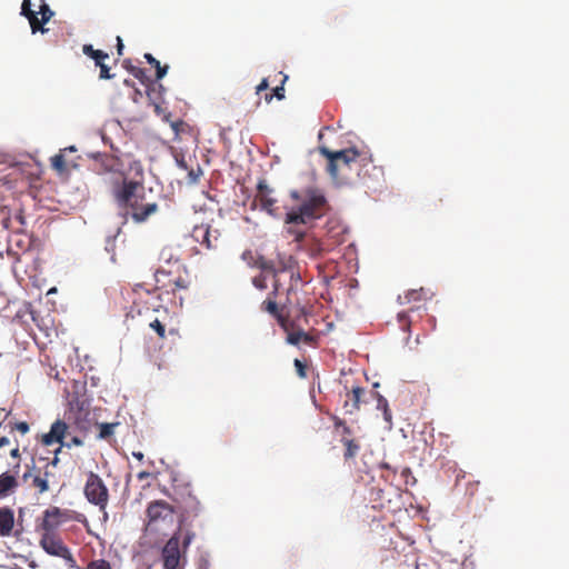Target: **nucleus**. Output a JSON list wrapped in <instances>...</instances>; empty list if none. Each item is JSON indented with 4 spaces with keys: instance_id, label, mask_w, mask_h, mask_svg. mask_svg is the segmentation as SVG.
<instances>
[{
    "instance_id": "obj_38",
    "label": "nucleus",
    "mask_w": 569,
    "mask_h": 569,
    "mask_svg": "<svg viewBox=\"0 0 569 569\" xmlns=\"http://www.w3.org/2000/svg\"><path fill=\"white\" fill-rule=\"evenodd\" d=\"M109 58V54L102 50H97L92 59L94 60L96 66H100L104 63V60Z\"/></svg>"
},
{
    "instance_id": "obj_3",
    "label": "nucleus",
    "mask_w": 569,
    "mask_h": 569,
    "mask_svg": "<svg viewBox=\"0 0 569 569\" xmlns=\"http://www.w3.org/2000/svg\"><path fill=\"white\" fill-rule=\"evenodd\" d=\"M318 150L327 159L326 170L337 184H348L352 179V172L365 179L369 173L368 167L377 170L371 158L356 148L332 151L326 146H320Z\"/></svg>"
},
{
    "instance_id": "obj_42",
    "label": "nucleus",
    "mask_w": 569,
    "mask_h": 569,
    "mask_svg": "<svg viewBox=\"0 0 569 569\" xmlns=\"http://www.w3.org/2000/svg\"><path fill=\"white\" fill-rule=\"evenodd\" d=\"M82 445H83V441L79 437L73 436V437L70 438L69 441L64 442L63 446L67 447V448H71L72 446L79 447V446H82Z\"/></svg>"
},
{
    "instance_id": "obj_12",
    "label": "nucleus",
    "mask_w": 569,
    "mask_h": 569,
    "mask_svg": "<svg viewBox=\"0 0 569 569\" xmlns=\"http://www.w3.org/2000/svg\"><path fill=\"white\" fill-rule=\"evenodd\" d=\"M276 261V281H273L272 295L279 296L283 290L281 282V276L291 270L295 264V260L291 256L278 254Z\"/></svg>"
},
{
    "instance_id": "obj_4",
    "label": "nucleus",
    "mask_w": 569,
    "mask_h": 569,
    "mask_svg": "<svg viewBox=\"0 0 569 569\" xmlns=\"http://www.w3.org/2000/svg\"><path fill=\"white\" fill-rule=\"evenodd\" d=\"M194 536V532L189 529L178 528L161 551L164 569H183L186 562L184 553Z\"/></svg>"
},
{
    "instance_id": "obj_41",
    "label": "nucleus",
    "mask_w": 569,
    "mask_h": 569,
    "mask_svg": "<svg viewBox=\"0 0 569 569\" xmlns=\"http://www.w3.org/2000/svg\"><path fill=\"white\" fill-rule=\"evenodd\" d=\"M154 68H156V78H157V80L162 79L167 74L168 66H161L159 63Z\"/></svg>"
},
{
    "instance_id": "obj_21",
    "label": "nucleus",
    "mask_w": 569,
    "mask_h": 569,
    "mask_svg": "<svg viewBox=\"0 0 569 569\" xmlns=\"http://www.w3.org/2000/svg\"><path fill=\"white\" fill-rule=\"evenodd\" d=\"M99 162H100V166L103 168V170L106 172H113V173H119L112 181L111 183L120 176V174H124L123 172H120V169L122 167V163L120 161V159L118 157H114L112 154H100L99 156Z\"/></svg>"
},
{
    "instance_id": "obj_23",
    "label": "nucleus",
    "mask_w": 569,
    "mask_h": 569,
    "mask_svg": "<svg viewBox=\"0 0 569 569\" xmlns=\"http://www.w3.org/2000/svg\"><path fill=\"white\" fill-rule=\"evenodd\" d=\"M149 327L150 329H152L157 336L159 337V339H166L167 336H171V337H179V330L178 328H169L167 330V323L158 318H156L154 320H152L150 323H149Z\"/></svg>"
},
{
    "instance_id": "obj_51",
    "label": "nucleus",
    "mask_w": 569,
    "mask_h": 569,
    "mask_svg": "<svg viewBox=\"0 0 569 569\" xmlns=\"http://www.w3.org/2000/svg\"><path fill=\"white\" fill-rule=\"evenodd\" d=\"M10 456H11L12 458H19V457H20V450H19V447L13 448V449L11 450V452H10Z\"/></svg>"
},
{
    "instance_id": "obj_9",
    "label": "nucleus",
    "mask_w": 569,
    "mask_h": 569,
    "mask_svg": "<svg viewBox=\"0 0 569 569\" xmlns=\"http://www.w3.org/2000/svg\"><path fill=\"white\" fill-rule=\"evenodd\" d=\"M40 546L48 555L62 558L68 563H74V558L70 549L54 532H43L40 539Z\"/></svg>"
},
{
    "instance_id": "obj_36",
    "label": "nucleus",
    "mask_w": 569,
    "mask_h": 569,
    "mask_svg": "<svg viewBox=\"0 0 569 569\" xmlns=\"http://www.w3.org/2000/svg\"><path fill=\"white\" fill-rule=\"evenodd\" d=\"M252 283L259 290H264L267 288V279L263 274L254 277L252 279Z\"/></svg>"
},
{
    "instance_id": "obj_40",
    "label": "nucleus",
    "mask_w": 569,
    "mask_h": 569,
    "mask_svg": "<svg viewBox=\"0 0 569 569\" xmlns=\"http://www.w3.org/2000/svg\"><path fill=\"white\" fill-rule=\"evenodd\" d=\"M29 429H30V427H29L28 422H26V421L17 422L12 427V430H17V431H19L22 435L28 433Z\"/></svg>"
},
{
    "instance_id": "obj_46",
    "label": "nucleus",
    "mask_w": 569,
    "mask_h": 569,
    "mask_svg": "<svg viewBox=\"0 0 569 569\" xmlns=\"http://www.w3.org/2000/svg\"><path fill=\"white\" fill-rule=\"evenodd\" d=\"M269 83L267 79H263L256 88V92L259 94L261 91L268 89Z\"/></svg>"
},
{
    "instance_id": "obj_47",
    "label": "nucleus",
    "mask_w": 569,
    "mask_h": 569,
    "mask_svg": "<svg viewBox=\"0 0 569 569\" xmlns=\"http://www.w3.org/2000/svg\"><path fill=\"white\" fill-rule=\"evenodd\" d=\"M60 459L59 457H53L52 460L47 461L44 467H48V470H51L50 468H56L59 463Z\"/></svg>"
},
{
    "instance_id": "obj_27",
    "label": "nucleus",
    "mask_w": 569,
    "mask_h": 569,
    "mask_svg": "<svg viewBox=\"0 0 569 569\" xmlns=\"http://www.w3.org/2000/svg\"><path fill=\"white\" fill-rule=\"evenodd\" d=\"M341 442L346 447L343 457L346 460L351 459L357 456L358 451L360 450V446L357 441L353 439L342 438Z\"/></svg>"
},
{
    "instance_id": "obj_19",
    "label": "nucleus",
    "mask_w": 569,
    "mask_h": 569,
    "mask_svg": "<svg viewBox=\"0 0 569 569\" xmlns=\"http://www.w3.org/2000/svg\"><path fill=\"white\" fill-rule=\"evenodd\" d=\"M31 0H23L21 4V14L29 20L32 33L40 31L44 33L47 29L41 26V22L38 18V12L31 9Z\"/></svg>"
},
{
    "instance_id": "obj_25",
    "label": "nucleus",
    "mask_w": 569,
    "mask_h": 569,
    "mask_svg": "<svg viewBox=\"0 0 569 569\" xmlns=\"http://www.w3.org/2000/svg\"><path fill=\"white\" fill-rule=\"evenodd\" d=\"M401 300L402 297H399ZM428 299V292L423 289H412L405 293L403 301L401 303H410V302H421Z\"/></svg>"
},
{
    "instance_id": "obj_2",
    "label": "nucleus",
    "mask_w": 569,
    "mask_h": 569,
    "mask_svg": "<svg viewBox=\"0 0 569 569\" xmlns=\"http://www.w3.org/2000/svg\"><path fill=\"white\" fill-rule=\"evenodd\" d=\"M290 198L296 202V206L289 208L286 212L284 223L289 226L287 232L296 241H301L306 232L300 226L323 217L329 209V204L322 190L317 187L291 190Z\"/></svg>"
},
{
    "instance_id": "obj_28",
    "label": "nucleus",
    "mask_w": 569,
    "mask_h": 569,
    "mask_svg": "<svg viewBox=\"0 0 569 569\" xmlns=\"http://www.w3.org/2000/svg\"><path fill=\"white\" fill-rule=\"evenodd\" d=\"M376 397H377V409L381 410L383 412L385 420L387 422L391 423L392 415L389 409L387 399L379 393H376Z\"/></svg>"
},
{
    "instance_id": "obj_48",
    "label": "nucleus",
    "mask_w": 569,
    "mask_h": 569,
    "mask_svg": "<svg viewBox=\"0 0 569 569\" xmlns=\"http://www.w3.org/2000/svg\"><path fill=\"white\" fill-rule=\"evenodd\" d=\"M123 49H124V46L122 43L121 38L117 37V52H118L119 56L123 54Z\"/></svg>"
},
{
    "instance_id": "obj_31",
    "label": "nucleus",
    "mask_w": 569,
    "mask_h": 569,
    "mask_svg": "<svg viewBox=\"0 0 569 569\" xmlns=\"http://www.w3.org/2000/svg\"><path fill=\"white\" fill-rule=\"evenodd\" d=\"M41 14V19L40 22H41V26L43 27L44 23H47L52 17H53V11L50 9V7L44 2L42 1V4L40 6V10L39 12Z\"/></svg>"
},
{
    "instance_id": "obj_56",
    "label": "nucleus",
    "mask_w": 569,
    "mask_h": 569,
    "mask_svg": "<svg viewBox=\"0 0 569 569\" xmlns=\"http://www.w3.org/2000/svg\"><path fill=\"white\" fill-rule=\"evenodd\" d=\"M62 447H63V446H61V445H60V447H59L58 449H56V450H54V457H58V456H59V453L61 452V448H62Z\"/></svg>"
},
{
    "instance_id": "obj_7",
    "label": "nucleus",
    "mask_w": 569,
    "mask_h": 569,
    "mask_svg": "<svg viewBox=\"0 0 569 569\" xmlns=\"http://www.w3.org/2000/svg\"><path fill=\"white\" fill-rule=\"evenodd\" d=\"M83 492L90 503L97 506L101 511L106 510L109 501V490L100 476L90 471L87 476Z\"/></svg>"
},
{
    "instance_id": "obj_54",
    "label": "nucleus",
    "mask_w": 569,
    "mask_h": 569,
    "mask_svg": "<svg viewBox=\"0 0 569 569\" xmlns=\"http://www.w3.org/2000/svg\"><path fill=\"white\" fill-rule=\"evenodd\" d=\"M132 456H133L137 460H139V461H142V460H143V457H144V456H143V453H142V452H140V451H139V452H133V453H132Z\"/></svg>"
},
{
    "instance_id": "obj_29",
    "label": "nucleus",
    "mask_w": 569,
    "mask_h": 569,
    "mask_svg": "<svg viewBox=\"0 0 569 569\" xmlns=\"http://www.w3.org/2000/svg\"><path fill=\"white\" fill-rule=\"evenodd\" d=\"M51 166L58 172H64L67 170V164L64 160V156L60 152L51 158Z\"/></svg>"
},
{
    "instance_id": "obj_18",
    "label": "nucleus",
    "mask_w": 569,
    "mask_h": 569,
    "mask_svg": "<svg viewBox=\"0 0 569 569\" xmlns=\"http://www.w3.org/2000/svg\"><path fill=\"white\" fill-rule=\"evenodd\" d=\"M365 393L366 390L361 387H353L348 391L343 403L345 412L349 415L357 412L360 409V401Z\"/></svg>"
},
{
    "instance_id": "obj_49",
    "label": "nucleus",
    "mask_w": 569,
    "mask_h": 569,
    "mask_svg": "<svg viewBox=\"0 0 569 569\" xmlns=\"http://www.w3.org/2000/svg\"><path fill=\"white\" fill-rule=\"evenodd\" d=\"M130 70L132 74L138 79H140L143 74V70L141 68L132 67Z\"/></svg>"
},
{
    "instance_id": "obj_30",
    "label": "nucleus",
    "mask_w": 569,
    "mask_h": 569,
    "mask_svg": "<svg viewBox=\"0 0 569 569\" xmlns=\"http://www.w3.org/2000/svg\"><path fill=\"white\" fill-rule=\"evenodd\" d=\"M118 423H100L99 425V438L108 439L114 433V429Z\"/></svg>"
},
{
    "instance_id": "obj_15",
    "label": "nucleus",
    "mask_w": 569,
    "mask_h": 569,
    "mask_svg": "<svg viewBox=\"0 0 569 569\" xmlns=\"http://www.w3.org/2000/svg\"><path fill=\"white\" fill-rule=\"evenodd\" d=\"M169 272L164 269H159L154 273L157 288H166L171 287V290L174 292L180 289H188L190 281L187 276L179 274L174 279H169L168 282L163 281L162 278L168 277Z\"/></svg>"
},
{
    "instance_id": "obj_1",
    "label": "nucleus",
    "mask_w": 569,
    "mask_h": 569,
    "mask_svg": "<svg viewBox=\"0 0 569 569\" xmlns=\"http://www.w3.org/2000/svg\"><path fill=\"white\" fill-rule=\"evenodd\" d=\"M136 164L137 173L142 178V167L139 162ZM111 194L123 214L130 216L137 223L147 221L159 209L156 201L147 200L142 179L129 180L126 174H120L111 184Z\"/></svg>"
},
{
    "instance_id": "obj_52",
    "label": "nucleus",
    "mask_w": 569,
    "mask_h": 569,
    "mask_svg": "<svg viewBox=\"0 0 569 569\" xmlns=\"http://www.w3.org/2000/svg\"><path fill=\"white\" fill-rule=\"evenodd\" d=\"M9 443H10L9 438H7V437H1L0 438V448H2L4 446H8Z\"/></svg>"
},
{
    "instance_id": "obj_43",
    "label": "nucleus",
    "mask_w": 569,
    "mask_h": 569,
    "mask_svg": "<svg viewBox=\"0 0 569 569\" xmlns=\"http://www.w3.org/2000/svg\"><path fill=\"white\" fill-rule=\"evenodd\" d=\"M398 320H399V323L401 325L402 328H407L409 329V326H410V321L408 320V316L407 313L405 312H400L398 315Z\"/></svg>"
},
{
    "instance_id": "obj_37",
    "label": "nucleus",
    "mask_w": 569,
    "mask_h": 569,
    "mask_svg": "<svg viewBox=\"0 0 569 569\" xmlns=\"http://www.w3.org/2000/svg\"><path fill=\"white\" fill-rule=\"evenodd\" d=\"M295 367L297 369V373L300 378H306L307 377V367L306 365L299 360V359H295Z\"/></svg>"
},
{
    "instance_id": "obj_45",
    "label": "nucleus",
    "mask_w": 569,
    "mask_h": 569,
    "mask_svg": "<svg viewBox=\"0 0 569 569\" xmlns=\"http://www.w3.org/2000/svg\"><path fill=\"white\" fill-rule=\"evenodd\" d=\"M144 59L152 67H156V66H158L160 63V61H158L151 53H146L144 54Z\"/></svg>"
},
{
    "instance_id": "obj_16",
    "label": "nucleus",
    "mask_w": 569,
    "mask_h": 569,
    "mask_svg": "<svg viewBox=\"0 0 569 569\" xmlns=\"http://www.w3.org/2000/svg\"><path fill=\"white\" fill-rule=\"evenodd\" d=\"M29 477H32V487L37 488L39 493H43L49 490V480L50 478H54V473L52 470H48V467H44L43 471L38 469L34 475H32L31 471L23 473L24 481H27Z\"/></svg>"
},
{
    "instance_id": "obj_53",
    "label": "nucleus",
    "mask_w": 569,
    "mask_h": 569,
    "mask_svg": "<svg viewBox=\"0 0 569 569\" xmlns=\"http://www.w3.org/2000/svg\"><path fill=\"white\" fill-rule=\"evenodd\" d=\"M333 421L336 427H343V425H346L345 421L339 419L338 417H333Z\"/></svg>"
},
{
    "instance_id": "obj_17",
    "label": "nucleus",
    "mask_w": 569,
    "mask_h": 569,
    "mask_svg": "<svg viewBox=\"0 0 569 569\" xmlns=\"http://www.w3.org/2000/svg\"><path fill=\"white\" fill-rule=\"evenodd\" d=\"M272 190L268 187L264 181L258 183V193L256 199L259 201L261 208L268 213H273L276 209L277 200L271 196Z\"/></svg>"
},
{
    "instance_id": "obj_35",
    "label": "nucleus",
    "mask_w": 569,
    "mask_h": 569,
    "mask_svg": "<svg viewBox=\"0 0 569 569\" xmlns=\"http://www.w3.org/2000/svg\"><path fill=\"white\" fill-rule=\"evenodd\" d=\"M100 69L99 78L103 80H109L114 77V74L110 73V68L106 63H101L98 66Z\"/></svg>"
},
{
    "instance_id": "obj_26",
    "label": "nucleus",
    "mask_w": 569,
    "mask_h": 569,
    "mask_svg": "<svg viewBox=\"0 0 569 569\" xmlns=\"http://www.w3.org/2000/svg\"><path fill=\"white\" fill-rule=\"evenodd\" d=\"M254 266L262 271L272 273L273 278L276 279V261L271 259H267L262 256H259L256 261Z\"/></svg>"
},
{
    "instance_id": "obj_20",
    "label": "nucleus",
    "mask_w": 569,
    "mask_h": 569,
    "mask_svg": "<svg viewBox=\"0 0 569 569\" xmlns=\"http://www.w3.org/2000/svg\"><path fill=\"white\" fill-rule=\"evenodd\" d=\"M14 526L13 510L8 507H0V537L11 535Z\"/></svg>"
},
{
    "instance_id": "obj_13",
    "label": "nucleus",
    "mask_w": 569,
    "mask_h": 569,
    "mask_svg": "<svg viewBox=\"0 0 569 569\" xmlns=\"http://www.w3.org/2000/svg\"><path fill=\"white\" fill-rule=\"evenodd\" d=\"M69 430V426L63 420H56L50 428L48 433H44L41 438V442L46 446H51L52 443L64 445V438L67 437Z\"/></svg>"
},
{
    "instance_id": "obj_22",
    "label": "nucleus",
    "mask_w": 569,
    "mask_h": 569,
    "mask_svg": "<svg viewBox=\"0 0 569 569\" xmlns=\"http://www.w3.org/2000/svg\"><path fill=\"white\" fill-rule=\"evenodd\" d=\"M19 486L16 476L8 472L0 475V498H4L12 493Z\"/></svg>"
},
{
    "instance_id": "obj_10",
    "label": "nucleus",
    "mask_w": 569,
    "mask_h": 569,
    "mask_svg": "<svg viewBox=\"0 0 569 569\" xmlns=\"http://www.w3.org/2000/svg\"><path fill=\"white\" fill-rule=\"evenodd\" d=\"M192 239L208 250H214L219 247L220 231L212 229L208 223H201L193 227Z\"/></svg>"
},
{
    "instance_id": "obj_50",
    "label": "nucleus",
    "mask_w": 569,
    "mask_h": 569,
    "mask_svg": "<svg viewBox=\"0 0 569 569\" xmlns=\"http://www.w3.org/2000/svg\"><path fill=\"white\" fill-rule=\"evenodd\" d=\"M150 476H151V473H150V472H148V471H140V472L137 475V477H138V479H139V480H143V479H146V478H149Z\"/></svg>"
},
{
    "instance_id": "obj_55",
    "label": "nucleus",
    "mask_w": 569,
    "mask_h": 569,
    "mask_svg": "<svg viewBox=\"0 0 569 569\" xmlns=\"http://www.w3.org/2000/svg\"><path fill=\"white\" fill-rule=\"evenodd\" d=\"M342 429H343V433L345 435H350L351 433V429L347 425H343Z\"/></svg>"
},
{
    "instance_id": "obj_32",
    "label": "nucleus",
    "mask_w": 569,
    "mask_h": 569,
    "mask_svg": "<svg viewBox=\"0 0 569 569\" xmlns=\"http://www.w3.org/2000/svg\"><path fill=\"white\" fill-rule=\"evenodd\" d=\"M290 277V284L288 288H283L282 291H286L287 295H290V292L295 289V287L298 284V282L301 280L300 274L295 271V268L292 267L291 270L287 271Z\"/></svg>"
},
{
    "instance_id": "obj_39",
    "label": "nucleus",
    "mask_w": 569,
    "mask_h": 569,
    "mask_svg": "<svg viewBox=\"0 0 569 569\" xmlns=\"http://www.w3.org/2000/svg\"><path fill=\"white\" fill-rule=\"evenodd\" d=\"M147 300L144 301L146 303H149L152 301L151 306H152V309L153 310H157V307L159 306V295H157L156 292H150V291H147Z\"/></svg>"
},
{
    "instance_id": "obj_6",
    "label": "nucleus",
    "mask_w": 569,
    "mask_h": 569,
    "mask_svg": "<svg viewBox=\"0 0 569 569\" xmlns=\"http://www.w3.org/2000/svg\"><path fill=\"white\" fill-rule=\"evenodd\" d=\"M176 507L164 500H153L146 509V530L159 531L173 522Z\"/></svg>"
},
{
    "instance_id": "obj_14",
    "label": "nucleus",
    "mask_w": 569,
    "mask_h": 569,
    "mask_svg": "<svg viewBox=\"0 0 569 569\" xmlns=\"http://www.w3.org/2000/svg\"><path fill=\"white\" fill-rule=\"evenodd\" d=\"M67 519V513L60 508L50 507L43 512L41 528L44 532H53Z\"/></svg>"
},
{
    "instance_id": "obj_24",
    "label": "nucleus",
    "mask_w": 569,
    "mask_h": 569,
    "mask_svg": "<svg viewBox=\"0 0 569 569\" xmlns=\"http://www.w3.org/2000/svg\"><path fill=\"white\" fill-rule=\"evenodd\" d=\"M276 297L277 296L272 295V292H271L269 295V297L261 303V309L263 311L270 313L274 318H277V320L281 325V321H287V320L279 312L278 305H277V302L274 300Z\"/></svg>"
},
{
    "instance_id": "obj_8",
    "label": "nucleus",
    "mask_w": 569,
    "mask_h": 569,
    "mask_svg": "<svg viewBox=\"0 0 569 569\" xmlns=\"http://www.w3.org/2000/svg\"><path fill=\"white\" fill-rule=\"evenodd\" d=\"M68 411L74 423L83 427L84 423L89 422L91 415L90 399L86 393H72L68 403Z\"/></svg>"
},
{
    "instance_id": "obj_11",
    "label": "nucleus",
    "mask_w": 569,
    "mask_h": 569,
    "mask_svg": "<svg viewBox=\"0 0 569 569\" xmlns=\"http://www.w3.org/2000/svg\"><path fill=\"white\" fill-rule=\"evenodd\" d=\"M282 329L287 332L286 341L292 346H299L300 342L310 347H316L318 339L302 329L293 330V325L288 321H281Z\"/></svg>"
},
{
    "instance_id": "obj_34",
    "label": "nucleus",
    "mask_w": 569,
    "mask_h": 569,
    "mask_svg": "<svg viewBox=\"0 0 569 569\" xmlns=\"http://www.w3.org/2000/svg\"><path fill=\"white\" fill-rule=\"evenodd\" d=\"M87 569H111V566L104 559H97L90 561L87 566Z\"/></svg>"
},
{
    "instance_id": "obj_33",
    "label": "nucleus",
    "mask_w": 569,
    "mask_h": 569,
    "mask_svg": "<svg viewBox=\"0 0 569 569\" xmlns=\"http://www.w3.org/2000/svg\"><path fill=\"white\" fill-rule=\"evenodd\" d=\"M287 79H288V77H287V76H284V77H283V80H282V82H281V84H280V86H278V87H276V88L273 89V93H272V94H267V96H266V100H267L268 102H270V101H271V99H272V97H273V96H274L278 100H282V99L284 98V88H283V83H284V81H286Z\"/></svg>"
},
{
    "instance_id": "obj_44",
    "label": "nucleus",
    "mask_w": 569,
    "mask_h": 569,
    "mask_svg": "<svg viewBox=\"0 0 569 569\" xmlns=\"http://www.w3.org/2000/svg\"><path fill=\"white\" fill-rule=\"evenodd\" d=\"M96 51L97 49H94L92 44H83L82 47V52L91 59L94 56Z\"/></svg>"
},
{
    "instance_id": "obj_5",
    "label": "nucleus",
    "mask_w": 569,
    "mask_h": 569,
    "mask_svg": "<svg viewBox=\"0 0 569 569\" xmlns=\"http://www.w3.org/2000/svg\"><path fill=\"white\" fill-rule=\"evenodd\" d=\"M172 500L176 502V510L179 512V528L184 529L191 518L198 517L201 511V505L198 498L192 493L189 485L176 488Z\"/></svg>"
}]
</instances>
